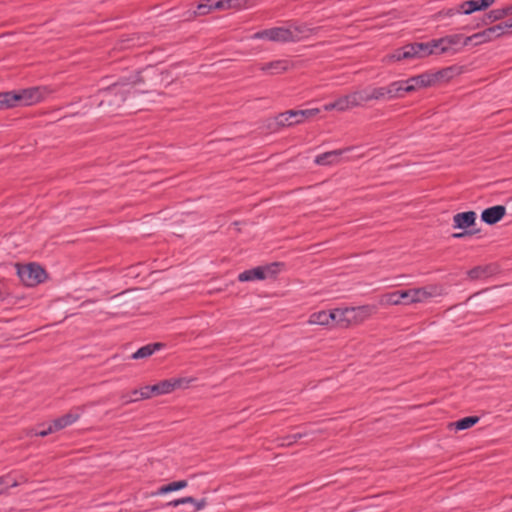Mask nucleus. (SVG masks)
I'll list each match as a JSON object with an SVG mask.
<instances>
[{
  "instance_id": "f257e3e1",
  "label": "nucleus",
  "mask_w": 512,
  "mask_h": 512,
  "mask_svg": "<svg viewBox=\"0 0 512 512\" xmlns=\"http://www.w3.org/2000/svg\"><path fill=\"white\" fill-rule=\"evenodd\" d=\"M444 294L441 285L430 284L423 287L412 288L402 291H394L381 296V305H401V304H417L424 303L431 298Z\"/></svg>"
},
{
  "instance_id": "f03ea898",
  "label": "nucleus",
  "mask_w": 512,
  "mask_h": 512,
  "mask_svg": "<svg viewBox=\"0 0 512 512\" xmlns=\"http://www.w3.org/2000/svg\"><path fill=\"white\" fill-rule=\"evenodd\" d=\"M365 104L363 90L356 89L349 93L340 95L333 102L327 103L323 106L325 111L346 112L354 108L363 106Z\"/></svg>"
},
{
  "instance_id": "7ed1b4c3",
  "label": "nucleus",
  "mask_w": 512,
  "mask_h": 512,
  "mask_svg": "<svg viewBox=\"0 0 512 512\" xmlns=\"http://www.w3.org/2000/svg\"><path fill=\"white\" fill-rule=\"evenodd\" d=\"M320 112L319 108L305 109V110H288L279 113L275 119L274 124L277 128L289 127L303 123Z\"/></svg>"
},
{
  "instance_id": "20e7f679",
  "label": "nucleus",
  "mask_w": 512,
  "mask_h": 512,
  "mask_svg": "<svg viewBox=\"0 0 512 512\" xmlns=\"http://www.w3.org/2000/svg\"><path fill=\"white\" fill-rule=\"evenodd\" d=\"M141 81L142 79L140 78L139 73H137L125 82L113 84L109 88L105 89L103 93L105 94L106 98H111L113 96L114 99L102 100L100 102V106L103 105L105 101H107L109 105H115L119 107L126 99V93L128 91L126 87L129 85L134 86Z\"/></svg>"
},
{
  "instance_id": "39448f33",
  "label": "nucleus",
  "mask_w": 512,
  "mask_h": 512,
  "mask_svg": "<svg viewBox=\"0 0 512 512\" xmlns=\"http://www.w3.org/2000/svg\"><path fill=\"white\" fill-rule=\"evenodd\" d=\"M16 269L21 282L28 287L37 286L47 277L45 270L36 263L16 264Z\"/></svg>"
},
{
  "instance_id": "423d86ee",
  "label": "nucleus",
  "mask_w": 512,
  "mask_h": 512,
  "mask_svg": "<svg viewBox=\"0 0 512 512\" xmlns=\"http://www.w3.org/2000/svg\"><path fill=\"white\" fill-rule=\"evenodd\" d=\"M281 266L282 264L274 262L266 266H258L250 270H245L239 274L238 280L241 282L265 280L269 277L276 276L280 272Z\"/></svg>"
},
{
  "instance_id": "0eeeda50",
  "label": "nucleus",
  "mask_w": 512,
  "mask_h": 512,
  "mask_svg": "<svg viewBox=\"0 0 512 512\" xmlns=\"http://www.w3.org/2000/svg\"><path fill=\"white\" fill-rule=\"evenodd\" d=\"M462 34H451L438 39H432L436 55L441 54H456L460 51L462 46Z\"/></svg>"
},
{
  "instance_id": "6e6552de",
  "label": "nucleus",
  "mask_w": 512,
  "mask_h": 512,
  "mask_svg": "<svg viewBox=\"0 0 512 512\" xmlns=\"http://www.w3.org/2000/svg\"><path fill=\"white\" fill-rule=\"evenodd\" d=\"M376 311L372 305H363L348 308V324L349 326L359 325L370 318Z\"/></svg>"
},
{
  "instance_id": "1a4fd4ad",
  "label": "nucleus",
  "mask_w": 512,
  "mask_h": 512,
  "mask_svg": "<svg viewBox=\"0 0 512 512\" xmlns=\"http://www.w3.org/2000/svg\"><path fill=\"white\" fill-rule=\"evenodd\" d=\"M286 27H273L254 33L252 39H264L271 42L285 43L287 40Z\"/></svg>"
},
{
  "instance_id": "9d476101",
  "label": "nucleus",
  "mask_w": 512,
  "mask_h": 512,
  "mask_svg": "<svg viewBox=\"0 0 512 512\" xmlns=\"http://www.w3.org/2000/svg\"><path fill=\"white\" fill-rule=\"evenodd\" d=\"M462 72H463V67L456 66V65L440 69L436 72H430L432 86H436L441 83L449 82L456 75H460Z\"/></svg>"
},
{
  "instance_id": "9b49d317",
  "label": "nucleus",
  "mask_w": 512,
  "mask_h": 512,
  "mask_svg": "<svg viewBox=\"0 0 512 512\" xmlns=\"http://www.w3.org/2000/svg\"><path fill=\"white\" fill-rule=\"evenodd\" d=\"M287 31V40L288 42H296L301 41L307 37H309L311 34H316L318 31V28H311L307 26L306 24H300V25H291L289 27H286Z\"/></svg>"
},
{
  "instance_id": "f8f14e48",
  "label": "nucleus",
  "mask_w": 512,
  "mask_h": 512,
  "mask_svg": "<svg viewBox=\"0 0 512 512\" xmlns=\"http://www.w3.org/2000/svg\"><path fill=\"white\" fill-rule=\"evenodd\" d=\"M365 103L372 100L393 99L390 84L386 87H366L362 88Z\"/></svg>"
},
{
  "instance_id": "ddd939ff",
  "label": "nucleus",
  "mask_w": 512,
  "mask_h": 512,
  "mask_svg": "<svg viewBox=\"0 0 512 512\" xmlns=\"http://www.w3.org/2000/svg\"><path fill=\"white\" fill-rule=\"evenodd\" d=\"M171 387L170 380L166 379L154 385L144 386V391L141 392V396L150 399L154 396L169 394L173 392Z\"/></svg>"
},
{
  "instance_id": "4468645a",
  "label": "nucleus",
  "mask_w": 512,
  "mask_h": 512,
  "mask_svg": "<svg viewBox=\"0 0 512 512\" xmlns=\"http://www.w3.org/2000/svg\"><path fill=\"white\" fill-rule=\"evenodd\" d=\"M506 214V208L502 205H496L487 208L481 213V220L486 224L493 225L499 222Z\"/></svg>"
},
{
  "instance_id": "2eb2a0df",
  "label": "nucleus",
  "mask_w": 512,
  "mask_h": 512,
  "mask_svg": "<svg viewBox=\"0 0 512 512\" xmlns=\"http://www.w3.org/2000/svg\"><path fill=\"white\" fill-rule=\"evenodd\" d=\"M495 0H469L459 5L461 14L469 15L476 11L485 10L490 7Z\"/></svg>"
},
{
  "instance_id": "dca6fc26",
  "label": "nucleus",
  "mask_w": 512,
  "mask_h": 512,
  "mask_svg": "<svg viewBox=\"0 0 512 512\" xmlns=\"http://www.w3.org/2000/svg\"><path fill=\"white\" fill-rule=\"evenodd\" d=\"M84 409L83 407H77L75 408L74 410L66 413L65 415L55 419L53 421L54 423V427L57 429V430H61L71 424H73L74 422H76L81 414L83 413Z\"/></svg>"
},
{
  "instance_id": "f3484780",
  "label": "nucleus",
  "mask_w": 512,
  "mask_h": 512,
  "mask_svg": "<svg viewBox=\"0 0 512 512\" xmlns=\"http://www.w3.org/2000/svg\"><path fill=\"white\" fill-rule=\"evenodd\" d=\"M16 103L21 102L23 105L29 106L41 100L42 95L38 88L25 89L19 93H15Z\"/></svg>"
},
{
  "instance_id": "a211bd4d",
  "label": "nucleus",
  "mask_w": 512,
  "mask_h": 512,
  "mask_svg": "<svg viewBox=\"0 0 512 512\" xmlns=\"http://www.w3.org/2000/svg\"><path fill=\"white\" fill-rule=\"evenodd\" d=\"M348 149H338L318 155L314 162L321 166L336 165L340 162L341 155Z\"/></svg>"
},
{
  "instance_id": "6ab92c4d",
  "label": "nucleus",
  "mask_w": 512,
  "mask_h": 512,
  "mask_svg": "<svg viewBox=\"0 0 512 512\" xmlns=\"http://www.w3.org/2000/svg\"><path fill=\"white\" fill-rule=\"evenodd\" d=\"M475 220L476 213L474 211L457 213L453 217V226L457 229H466L474 225Z\"/></svg>"
},
{
  "instance_id": "aec40b11",
  "label": "nucleus",
  "mask_w": 512,
  "mask_h": 512,
  "mask_svg": "<svg viewBox=\"0 0 512 512\" xmlns=\"http://www.w3.org/2000/svg\"><path fill=\"white\" fill-rule=\"evenodd\" d=\"M290 62L288 60H276L269 63L262 64L260 70L272 75L281 74L290 68Z\"/></svg>"
},
{
  "instance_id": "412c9836",
  "label": "nucleus",
  "mask_w": 512,
  "mask_h": 512,
  "mask_svg": "<svg viewBox=\"0 0 512 512\" xmlns=\"http://www.w3.org/2000/svg\"><path fill=\"white\" fill-rule=\"evenodd\" d=\"M490 41H491V39H490L488 30L485 29V30L475 33L471 36L463 35L462 46L465 47V46H468L469 44H473V45L477 46V45H480V44H483L486 42H490Z\"/></svg>"
},
{
  "instance_id": "4be33fe9",
  "label": "nucleus",
  "mask_w": 512,
  "mask_h": 512,
  "mask_svg": "<svg viewBox=\"0 0 512 512\" xmlns=\"http://www.w3.org/2000/svg\"><path fill=\"white\" fill-rule=\"evenodd\" d=\"M193 504L196 511L202 510L207 505V500L205 498H202L200 500H196L195 498L191 496L183 497L180 499H175L167 503L168 506L177 507L182 504Z\"/></svg>"
},
{
  "instance_id": "5701e85b",
  "label": "nucleus",
  "mask_w": 512,
  "mask_h": 512,
  "mask_svg": "<svg viewBox=\"0 0 512 512\" xmlns=\"http://www.w3.org/2000/svg\"><path fill=\"white\" fill-rule=\"evenodd\" d=\"M332 323L331 311H318L314 312L309 316L308 324L310 325H321L328 326Z\"/></svg>"
},
{
  "instance_id": "b1692460",
  "label": "nucleus",
  "mask_w": 512,
  "mask_h": 512,
  "mask_svg": "<svg viewBox=\"0 0 512 512\" xmlns=\"http://www.w3.org/2000/svg\"><path fill=\"white\" fill-rule=\"evenodd\" d=\"M163 347L162 343H153L147 344L141 348H139L136 352L131 355V358L134 360L144 359L153 355L156 351L160 350Z\"/></svg>"
},
{
  "instance_id": "393cba45",
  "label": "nucleus",
  "mask_w": 512,
  "mask_h": 512,
  "mask_svg": "<svg viewBox=\"0 0 512 512\" xmlns=\"http://www.w3.org/2000/svg\"><path fill=\"white\" fill-rule=\"evenodd\" d=\"M479 418L477 416H469L462 418L456 422H451L448 424L449 429H455L456 431L466 430L474 426L478 423Z\"/></svg>"
},
{
  "instance_id": "a878e982",
  "label": "nucleus",
  "mask_w": 512,
  "mask_h": 512,
  "mask_svg": "<svg viewBox=\"0 0 512 512\" xmlns=\"http://www.w3.org/2000/svg\"><path fill=\"white\" fill-rule=\"evenodd\" d=\"M410 84H414L416 90L432 87L430 72H424L410 78Z\"/></svg>"
},
{
  "instance_id": "bb28decb",
  "label": "nucleus",
  "mask_w": 512,
  "mask_h": 512,
  "mask_svg": "<svg viewBox=\"0 0 512 512\" xmlns=\"http://www.w3.org/2000/svg\"><path fill=\"white\" fill-rule=\"evenodd\" d=\"M416 49L418 52V59L426 58L431 55L437 54V50H435L433 45V40H430L428 42L416 43Z\"/></svg>"
},
{
  "instance_id": "cd10ccee",
  "label": "nucleus",
  "mask_w": 512,
  "mask_h": 512,
  "mask_svg": "<svg viewBox=\"0 0 512 512\" xmlns=\"http://www.w3.org/2000/svg\"><path fill=\"white\" fill-rule=\"evenodd\" d=\"M332 322H335L338 326L347 328L348 324V308L334 309L331 311Z\"/></svg>"
},
{
  "instance_id": "c85d7f7f",
  "label": "nucleus",
  "mask_w": 512,
  "mask_h": 512,
  "mask_svg": "<svg viewBox=\"0 0 512 512\" xmlns=\"http://www.w3.org/2000/svg\"><path fill=\"white\" fill-rule=\"evenodd\" d=\"M187 485H188V483H187L186 480H180V481L171 482V483H169L167 485L161 486L154 493V495H164V494H167V493H170V492L178 491V490L186 488Z\"/></svg>"
},
{
  "instance_id": "c756f323",
  "label": "nucleus",
  "mask_w": 512,
  "mask_h": 512,
  "mask_svg": "<svg viewBox=\"0 0 512 512\" xmlns=\"http://www.w3.org/2000/svg\"><path fill=\"white\" fill-rule=\"evenodd\" d=\"M492 273L490 266H477L468 271V277L471 280L483 279Z\"/></svg>"
},
{
  "instance_id": "7c9ffc66",
  "label": "nucleus",
  "mask_w": 512,
  "mask_h": 512,
  "mask_svg": "<svg viewBox=\"0 0 512 512\" xmlns=\"http://www.w3.org/2000/svg\"><path fill=\"white\" fill-rule=\"evenodd\" d=\"M172 391L188 388L196 379L193 377L170 378Z\"/></svg>"
},
{
  "instance_id": "2f4dec72",
  "label": "nucleus",
  "mask_w": 512,
  "mask_h": 512,
  "mask_svg": "<svg viewBox=\"0 0 512 512\" xmlns=\"http://www.w3.org/2000/svg\"><path fill=\"white\" fill-rule=\"evenodd\" d=\"M16 105V96L13 92L0 93V108H10Z\"/></svg>"
},
{
  "instance_id": "473e14b6",
  "label": "nucleus",
  "mask_w": 512,
  "mask_h": 512,
  "mask_svg": "<svg viewBox=\"0 0 512 512\" xmlns=\"http://www.w3.org/2000/svg\"><path fill=\"white\" fill-rule=\"evenodd\" d=\"M143 391H144V387H142L140 389H135L131 393L123 394L122 399L124 400L125 404H129V403L136 402L139 400H145L146 398H143L141 396V392H143Z\"/></svg>"
},
{
  "instance_id": "72a5a7b5",
  "label": "nucleus",
  "mask_w": 512,
  "mask_h": 512,
  "mask_svg": "<svg viewBox=\"0 0 512 512\" xmlns=\"http://www.w3.org/2000/svg\"><path fill=\"white\" fill-rule=\"evenodd\" d=\"M491 41L507 33L503 22L487 28Z\"/></svg>"
},
{
  "instance_id": "f704fd0d",
  "label": "nucleus",
  "mask_w": 512,
  "mask_h": 512,
  "mask_svg": "<svg viewBox=\"0 0 512 512\" xmlns=\"http://www.w3.org/2000/svg\"><path fill=\"white\" fill-rule=\"evenodd\" d=\"M228 10H243L251 6L249 0H226Z\"/></svg>"
},
{
  "instance_id": "c9c22d12",
  "label": "nucleus",
  "mask_w": 512,
  "mask_h": 512,
  "mask_svg": "<svg viewBox=\"0 0 512 512\" xmlns=\"http://www.w3.org/2000/svg\"><path fill=\"white\" fill-rule=\"evenodd\" d=\"M309 432H303V433H295L292 435H289L282 439V442L280 443L281 446H291L292 444L296 443L299 439L308 436Z\"/></svg>"
},
{
  "instance_id": "e433bc0d",
  "label": "nucleus",
  "mask_w": 512,
  "mask_h": 512,
  "mask_svg": "<svg viewBox=\"0 0 512 512\" xmlns=\"http://www.w3.org/2000/svg\"><path fill=\"white\" fill-rule=\"evenodd\" d=\"M402 49H403L402 57H405V59L418 58L416 43L408 44V45L402 47Z\"/></svg>"
},
{
  "instance_id": "4c0bfd02",
  "label": "nucleus",
  "mask_w": 512,
  "mask_h": 512,
  "mask_svg": "<svg viewBox=\"0 0 512 512\" xmlns=\"http://www.w3.org/2000/svg\"><path fill=\"white\" fill-rule=\"evenodd\" d=\"M390 88L393 98L402 97V92H404L405 83L404 81H395L390 84Z\"/></svg>"
},
{
  "instance_id": "58836bf2",
  "label": "nucleus",
  "mask_w": 512,
  "mask_h": 512,
  "mask_svg": "<svg viewBox=\"0 0 512 512\" xmlns=\"http://www.w3.org/2000/svg\"><path fill=\"white\" fill-rule=\"evenodd\" d=\"M213 11V9L210 7V4L205 0L204 3H200L197 6V10L193 12V17H196L198 15H206Z\"/></svg>"
},
{
  "instance_id": "ea45409f",
  "label": "nucleus",
  "mask_w": 512,
  "mask_h": 512,
  "mask_svg": "<svg viewBox=\"0 0 512 512\" xmlns=\"http://www.w3.org/2000/svg\"><path fill=\"white\" fill-rule=\"evenodd\" d=\"M207 2L210 4V7L214 10H228L227 8V2L226 0H207Z\"/></svg>"
},
{
  "instance_id": "a19ab883",
  "label": "nucleus",
  "mask_w": 512,
  "mask_h": 512,
  "mask_svg": "<svg viewBox=\"0 0 512 512\" xmlns=\"http://www.w3.org/2000/svg\"><path fill=\"white\" fill-rule=\"evenodd\" d=\"M19 483L14 480L13 482L9 481V476L0 477V489H4V493L8 490L9 487H16Z\"/></svg>"
},
{
  "instance_id": "79ce46f5",
  "label": "nucleus",
  "mask_w": 512,
  "mask_h": 512,
  "mask_svg": "<svg viewBox=\"0 0 512 512\" xmlns=\"http://www.w3.org/2000/svg\"><path fill=\"white\" fill-rule=\"evenodd\" d=\"M504 18L501 8L491 10L487 15L488 22L498 21Z\"/></svg>"
},
{
  "instance_id": "37998d69",
  "label": "nucleus",
  "mask_w": 512,
  "mask_h": 512,
  "mask_svg": "<svg viewBox=\"0 0 512 512\" xmlns=\"http://www.w3.org/2000/svg\"><path fill=\"white\" fill-rule=\"evenodd\" d=\"M403 49H397L393 53L385 56L384 61L386 62H393V61H400L404 60L405 57H402Z\"/></svg>"
},
{
  "instance_id": "c03bdc74",
  "label": "nucleus",
  "mask_w": 512,
  "mask_h": 512,
  "mask_svg": "<svg viewBox=\"0 0 512 512\" xmlns=\"http://www.w3.org/2000/svg\"><path fill=\"white\" fill-rule=\"evenodd\" d=\"M58 431L55 427H54V423L52 422L47 429L45 430H42V431H39L38 433H36V435L40 436V437H45L51 433H54Z\"/></svg>"
},
{
  "instance_id": "a18cd8bd",
  "label": "nucleus",
  "mask_w": 512,
  "mask_h": 512,
  "mask_svg": "<svg viewBox=\"0 0 512 512\" xmlns=\"http://www.w3.org/2000/svg\"><path fill=\"white\" fill-rule=\"evenodd\" d=\"M461 12L459 11V7L454 9V8H451V9H448L447 11H444V12H440L438 15L439 16H446V17H452L456 14H460Z\"/></svg>"
},
{
  "instance_id": "49530a36",
  "label": "nucleus",
  "mask_w": 512,
  "mask_h": 512,
  "mask_svg": "<svg viewBox=\"0 0 512 512\" xmlns=\"http://www.w3.org/2000/svg\"><path fill=\"white\" fill-rule=\"evenodd\" d=\"M404 83H405L404 92L411 93V92L416 91L414 84H410V78L405 80Z\"/></svg>"
},
{
  "instance_id": "de8ad7c7",
  "label": "nucleus",
  "mask_w": 512,
  "mask_h": 512,
  "mask_svg": "<svg viewBox=\"0 0 512 512\" xmlns=\"http://www.w3.org/2000/svg\"><path fill=\"white\" fill-rule=\"evenodd\" d=\"M503 14H504V17L508 16V15H512V5H508L506 7H503L501 8Z\"/></svg>"
},
{
  "instance_id": "09e8293b",
  "label": "nucleus",
  "mask_w": 512,
  "mask_h": 512,
  "mask_svg": "<svg viewBox=\"0 0 512 512\" xmlns=\"http://www.w3.org/2000/svg\"><path fill=\"white\" fill-rule=\"evenodd\" d=\"M504 26H506V31H510L512 30V19H509L508 21L506 22H503Z\"/></svg>"
},
{
  "instance_id": "8fccbe9b",
  "label": "nucleus",
  "mask_w": 512,
  "mask_h": 512,
  "mask_svg": "<svg viewBox=\"0 0 512 512\" xmlns=\"http://www.w3.org/2000/svg\"><path fill=\"white\" fill-rule=\"evenodd\" d=\"M463 235H464V233H456V234H454V237H456V238H460V237H462Z\"/></svg>"
},
{
  "instance_id": "3c124183",
  "label": "nucleus",
  "mask_w": 512,
  "mask_h": 512,
  "mask_svg": "<svg viewBox=\"0 0 512 512\" xmlns=\"http://www.w3.org/2000/svg\"><path fill=\"white\" fill-rule=\"evenodd\" d=\"M4 493V489H0V494H3Z\"/></svg>"
}]
</instances>
